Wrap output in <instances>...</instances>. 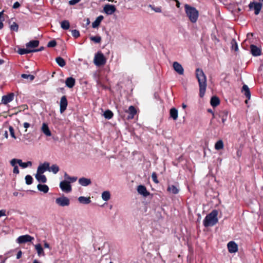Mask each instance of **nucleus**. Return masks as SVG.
<instances>
[{
	"instance_id": "1",
	"label": "nucleus",
	"mask_w": 263,
	"mask_h": 263,
	"mask_svg": "<svg viewBox=\"0 0 263 263\" xmlns=\"http://www.w3.org/2000/svg\"><path fill=\"white\" fill-rule=\"evenodd\" d=\"M196 77L199 83L200 97H203L206 88V76L201 69L197 68L196 70Z\"/></svg>"
},
{
	"instance_id": "2",
	"label": "nucleus",
	"mask_w": 263,
	"mask_h": 263,
	"mask_svg": "<svg viewBox=\"0 0 263 263\" xmlns=\"http://www.w3.org/2000/svg\"><path fill=\"white\" fill-rule=\"evenodd\" d=\"M218 211L216 210H213L208 214L203 221V224L205 227H212L218 222Z\"/></svg>"
},
{
	"instance_id": "3",
	"label": "nucleus",
	"mask_w": 263,
	"mask_h": 263,
	"mask_svg": "<svg viewBox=\"0 0 263 263\" xmlns=\"http://www.w3.org/2000/svg\"><path fill=\"white\" fill-rule=\"evenodd\" d=\"M185 11L190 21L195 23L199 16L198 11L194 7H191L187 4L184 6Z\"/></svg>"
},
{
	"instance_id": "4",
	"label": "nucleus",
	"mask_w": 263,
	"mask_h": 263,
	"mask_svg": "<svg viewBox=\"0 0 263 263\" xmlns=\"http://www.w3.org/2000/svg\"><path fill=\"white\" fill-rule=\"evenodd\" d=\"M94 63L96 65L100 66L104 65L106 63V59L101 52H98L95 56Z\"/></svg>"
},
{
	"instance_id": "5",
	"label": "nucleus",
	"mask_w": 263,
	"mask_h": 263,
	"mask_svg": "<svg viewBox=\"0 0 263 263\" xmlns=\"http://www.w3.org/2000/svg\"><path fill=\"white\" fill-rule=\"evenodd\" d=\"M55 203L60 206H67L70 204V200L67 197L62 196L56 198Z\"/></svg>"
},
{
	"instance_id": "6",
	"label": "nucleus",
	"mask_w": 263,
	"mask_h": 263,
	"mask_svg": "<svg viewBox=\"0 0 263 263\" xmlns=\"http://www.w3.org/2000/svg\"><path fill=\"white\" fill-rule=\"evenodd\" d=\"M262 3L260 2H251L249 4V7L250 9H253L254 10V13L255 15H258L262 8Z\"/></svg>"
},
{
	"instance_id": "7",
	"label": "nucleus",
	"mask_w": 263,
	"mask_h": 263,
	"mask_svg": "<svg viewBox=\"0 0 263 263\" xmlns=\"http://www.w3.org/2000/svg\"><path fill=\"white\" fill-rule=\"evenodd\" d=\"M33 240H34V238L33 237L27 234L19 236L16 239V242L19 244H22L31 242Z\"/></svg>"
},
{
	"instance_id": "8",
	"label": "nucleus",
	"mask_w": 263,
	"mask_h": 263,
	"mask_svg": "<svg viewBox=\"0 0 263 263\" xmlns=\"http://www.w3.org/2000/svg\"><path fill=\"white\" fill-rule=\"evenodd\" d=\"M60 187L62 191L65 193H69L72 190L70 182L66 180L61 181L60 183Z\"/></svg>"
},
{
	"instance_id": "9",
	"label": "nucleus",
	"mask_w": 263,
	"mask_h": 263,
	"mask_svg": "<svg viewBox=\"0 0 263 263\" xmlns=\"http://www.w3.org/2000/svg\"><path fill=\"white\" fill-rule=\"evenodd\" d=\"M116 10V7L114 5L110 4L105 5L103 8V11L107 15L112 14Z\"/></svg>"
},
{
	"instance_id": "10",
	"label": "nucleus",
	"mask_w": 263,
	"mask_h": 263,
	"mask_svg": "<svg viewBox=\"0 0 263 263\" xmlns=\"http://www.w3.org/2000/svg\"><path fill=\"white\" fill-rule=\"evenodd\" d=\"M173 67L175 71L180 75L184 74V69L182 65L177 62H174L173 64Z\"/></svg>"
},
{
	"instance_id": "11",
	"label": "nucleus",
	"mask_w": 263,
	"mask_h": 263,
	"mask_svg": "<svg viewBox=\"0 0 263 263\" xmlns=\"http://www.w3.org/2000/svg\"><path fill=\"white\" fill-rule=\"evenodd\" d=\"M67 100L65 96L61 97L60 100V112L63 113L66 109L67 106Z\"/></svg>"
},
{
	"instance_id": "12",
	"label": "nucleus",
	"mask_w": 263,
	"mask_h": 263,
	"mask_svg": "<svg viewBox=\"0 0 263 263\" xmlns=\"http://www.w3.org/2000/svg\"><path fill=\"white\" fill-rule=\"evenodd\" d=\"M14 99V93H10L7 95L3 96L2 99V103L5 105L11 102Z\"/></svg>"
},
{
	"instance_id": "13",
	"label": "nucleus",
	"mask_w": 263,
	"mask_h": 263,
	"mask_svg": "<svg viewBox=\"0 0 263 263\" xmlns=\"http://www.w3.org/2000/svg\"><path fill=\"white\" fill-rule=\"evenodd\" d=\"M129 115L127 116L128 120L133 119L137 114V110L134 106H130L127 110L125 111Z\"/></svg>"
},
{
	"instance_id": "14",
	"label": "nucleus",
	"mask_w": 263,
	"mask_h": 263,
	"mask_svg": "<svg viewBox=\"0 0 263 263\" xmlns=\"http://www.w3.org/2000/svg\"><path fill=\"white\" fill-rule=\"evenodd\" d=\"M229 252L231 253H235L238 251V246L234 241H230L227 245Z\"/></svg>"
},
{
	"instance_id": "15",
	"label": "nucleus",
	"mask_w": 263,
	"mask_h": 263,
	"mask_svg": "<svg viewBox=\"0 0 263 263\" xmlns=\"http://www.w3.org/2000/svg\"><path fill=\"white\" fill-rule=\"evenodd\" d=\"M49 166V163L48 162H44L41 165H40L37 170L36 174H43L46 171L48 170Z\"/></svg>"
},
{
	"instance_id": "16",
	"label": "nucleus",
	"mask_w": 263,
	"mask_h": 263,
	"mask_svg": "<svg viewBox=\"0 0 263 263\" xmlns=\"http://www.w3.org/2000/svg\"><path fill=\"white\" fill-rule=\"evenodd\" d=\"M137 191L139 194L142 195L144 197H147L149 194L146 187L142 185H140L138 186Z\"/></svg>"
},
{
	"instance_id": "17",
	"label": "nucleus",
	"mask_w": 263,
	"mask_h": 263,
	"mask_svg": "<svg viewBox=\"0 0 263 263\" xmlns=\"http://www.w3.org/2000/svg\"><path fill=\"white\" fill-rule=\"evenodd\" d=\"M18 159H12L10 163L11 166L13 167V173L15 174H18L20 173L18 167L16 165L17 164Z\"/></svg>"
},
{
	"instance_id": "18",
	"label": "nucleus",
	"mask_w": 263,
	"mask_h": 263,
	"mask_svg": "<svg viewBox=\"0 0 263 263\" xmlns=\"http://www.w3.org/2000/svg\"><path fill=\"white\" fill-rule=\"evenodd\" d=\"M250 49L251 53L253 56L256 57L261 54L260 49L255 45H251L250 46Z\"/></svg>"
},
{
	"instance_id": "19",
	"label": "nucleus",
	"mask_w": 263,
	"mask_h": 263,
	"mask_svg": "<svg viewBox=\"0 0 263 263\" xmlns=\"http://www.w3.org/2000/svg\"><path fill=\"white\" fill-rule=\"evenodd\" d=\"M34 247H35V250L37 252V255L39 257L45 256V252H44V250H43L41 244H40V243L36 244L34 246Z\"/></svg>"
},
{
	"instance_id": "20",
	"label": "nucleus",
	"mask_w": 263,
	"mask_h": 263,
	"mask_svg": "<svg viewBox=\"0 0 263 263\" xmlns=\"http://www.w3.org/2000/svg\"><path fill=\"white\" fill-rule=\"evenodd\" d=\"M79 183L82 186H86L91 184V181L90 179L86 178L85 177L80 178L79 179Z\"/></svg>"
},
{
	"instance_id": "21",
	"label": "nucleus",
	"mask_w": 263,
	"mask_h": 263,
	"mask_svg": "<svg viewBox=\"0 0 263 263\" xmlns=\"http://www.w3.org/2000/svg\"><path fill=\"white\" fill-rule=\"evenodd\" d=\"M76 81L72 77H68L65 81V84L68 88H72L75 85Z\"/></svg>"
},
{
	"instance_id": "22",
	"label": "nucleus",
	"mask_w": 263,
	"mask_h": 263,
	"mask_svg": "<svg viewBox=\"0 0 263 263\" xmlns=\"http://www.w3.org/2000/svg\"><path fill=\"white\" fill-rule=\"evenodd\" d=\"M41 130L42 132L46 136H50L51 135V133L48 127V125L44 123L42 124V126L41 128Z\"/></svg>"
},
{
	"instance_id": "23",
	"label": "nucleus",
	"mask_w": 263,
	"mask_h": 263,
	"mask_svg": "<svg viewBox=\"0 0 263 263\" xmlns=\"http://www.w3.org/2000/svg\"><path fill=\"white\" fill-rule=\"evenodd\" d=\"M104 17L103 15H99L97 17L96 20L92 23V27L93 28H97L100 24L102 21L103 20Z\"/></svg>"
},
{
	"instance_id": "24",
	"label": "nucleus",
	"mask_w": 263,
	"mask_h": 263,
	"mask_svg": "<svg viewBox=\"0 0 263 263\" xmlns=\"http://www.w3.org/2000/svg\"><path fill=\"white\" fill-rule=\"evenodd\" d=\"M39 45V41L37 40H32L28 43H27L26 45V47L27 48H33L36 47Z\"/></svg>"
},
{
	"instance_id": "25",
	"label": "nucleus",
	"mask_w": 263,
	"mask_h": 263,
	"mask_svg": "<svg viewBox=\"0 0 263 263\" xmlns=\"http://www.w3.org/2000/svg\"><path fill=\"white\" fill-rule=\"evenodd\" d=\"M228 115V111L224 110L221 111L219 114V117L221 119L222 122L223 124H224L225 122L227 120Z\"/></svg>"
},
{
	"instance_id": "26",
	"label": "nucleus",
	"mask_w": 263,
	"mask_h": 263,
	"mask_svg": "<svg viewBox=\"0 0 263 263\" xmlns=\"http://www.w3.org/2000/svg\"><path fill=\"white\" fill-rule=\"evenodd\" d=\"M242 92L246 96V97L249 100L251 98V93L249 88L247 85H243L242 88Z\"/></svg>"
},
{
	"instance_id": "27",
	"label": "nucleus",
	"mask_w": 263,
	"mask_h": 263,
	"mask_svg": "<svg viewBox=\"0 0 263 263\" xmlns=\"http://www.w3.org/2000/svg\"><path fill=\"white\" fill-rule=\"evenodd\" d=\"M78 201L82 204H87L91 202L90 197H86L84 196H80L78 198Z\"/></svg>"
},
{
	"instance_id": "28",
	"label": "nucleus",
	"mask_w": 263,
	"mask_h": 263,
	"mask_svg": "<svg viewBox=\"0 0 263 263\" xmlns=\"http://www.w3.org/2000/svg\"><path fill=\"white\" fill-rule=\"evenodd\" d=\"M17 164L23 168H26L28 166L30 167L32 166V162L31 161L23 162L21 159H18Z\"/></svg>"
},
{
	"instance_id": "29",
	"label": "nucleus",
	"mask_w": 263,
	"mask_h": 263,
	"mask_svg": "<svg viewBox=\"0 0 263 263\" xmlns=\"http://www.w3.org/2000/svg\"><path fill=\"white\" fill-rule=\"evenodd\" d=\"M170 115L174 120H176L178 118V110L175 108H172L170 109Z\"/></svg>"
},
{
	"instance_id": "30",
	"label": "nucleus",
	"mask_w": 263,
	"mask_h": 263,
	"mask_svg": "<svg viewBox=\"0 0 263 263\" xmlns=\"http://www.w3.org/2000/svg\"><path fill=\"white\" fill-rule=\"evenodd\" d=\"M37 188L40 191L44 193H47L49 191V187L46 184H39L37 186Z\"/></svg>"
},
{
	"instance_id": "31",
	"label": "nucleus",
	"mask_w": 263,
	"mask_h": 263,
	"mask_svg": "<svg viewBox=\"0 0 263 263\" xmlns=\"http://www.w3.org/2000/svg\"><path fill=\"white\" fill-rule=\"evenodd\" d=\"M35 178L40 182L45 183L47 181L46 176L42 174H36L35 175Z\"/></svg>"
},
{
	"instance_id": "32",
	"label": "nucleus",
	"mask_w": 263,
	"mask_h": 263,
	"mask_svg": "<svg viewBox=\"0 0 263 263\" xmlns=\"http://www.w3.org/2000/svg\"><path fill=\"white\" fill-rule=\"evenodd\" d=\"M167 191L173 194H177L179 192V189L175 185H169L167 187Z\"/></svg>"
},
{
	"instance_id": "33",
	"label": "nucleus",
	"mask_w": 263,
	"mask_h": 263,
	"mask_svg": "<svg viewBox=\"0 0 263 263\" xmlns=\"http://www.w3.org/2000/svg\"><path fill=\"white\" fill-rule=\"evenodd\" d=\"M220 103L219 98L217 97H213L211 99V104L213 107L217 106Z\"/></svg>"
},
{
	"instance_id": "34",
	"label": "nucleus",
	"mask_w": 263,
	"mask_h": 263,
	"mask_svg": "<svg viewBox=\"0 0 263 263\" xmlns=\"http://www.w3.org/2000/svg\"><path fill=\"white\" fill-rule=\"evenodd\" d=\"M48 171L55 174L59 171V167L57 164H53L50 167L49 166Z\"/></svg>"
},
{
	"instance_id": "35",
	"label": "nucleus",
	"mask_w": 263,
	"mask_h": 263,
	"mask_svg": "<svg viewBox=\"0 0 263 263\" xmlns=\"http://www.w3.org/2000/svg\"><path fill=\"white\" fill-rule=\"evenodd\" d=\"M18 53H19L21 55H23L27 53H29L31 52H33L32 50L29 49L28 48L24 49V48H20L17 50Z\"/></svg>"
},
{
	"instance_id": "36",
	"label": "nucleus",
	"mask_w": 263,
	"mask_h": 263,
	"mask_svg": "<svg viewBox=\"0 0 263 263\" xmlns=\"http://www.w3.org/2000/svg\"><path fill=\"white\" fill-rule=\"evenodd\" d=\"M223 142L222 140H219L215 144V148L216 150H220L223 148Z\"/></svg>"
},
{
	"instance_id": "37",
	"label": "nucleus",
	"mask_w": 263,
	"mask_h": 263,
	"mask_svg": "<svg viewBox=\"0 0 263 263\" xmlns=\"http://www.w3.org/2000/svg\"><path fill=\"white\" fill-rule=\"evenodd\" d=\"M55 61L57 63V64L60 66V67H64L66 65V62L63 58L61 57H58L55 59Z\"/></svg>"
},
{
	"instance_id": "38",
	"label": "nucleus",
	"mask_w": 263,
	"mask_h": 263,
	"mask_svg": "<svg viewBox=\"0 0 263 263\" xmlns=\"http://www.w3.org/2000/svg\"><path fill=\"white\" fill-rule=\"evenodd\" d=\"M61 27L63 29L67 30L69 28L70 24L67 20L63 21L61 22Z\"/></svg>"
},
{
	"instance_id": "39",
	"label": "nucleus",
	"mask_w": 263,
	"mask_h": 263,
	"mask_svg": "<svg viewBox=\"0 0 263 263\" xmlns=\"http://www.w3.org/2000/svg\"><path fill=\"white\" fill-rule=\"evenodd\" d=\"M110 198V195L109 192L104 191L102 194V198L104 201H108Z\"/></svg>"
},
{
	"instance_id": "40",
	"label": "nucleus",
	"mask_w": 263,
	"mask_h": 263,
	"mask_svg": "<svg viewBox=\"0 0 263 263\" xmlns=\"http://www.w3.org/2000/svg\"><path fill=\"white\" fill-rule=\"evenodd\" d=\"M104 116L106 119H110L113 117V113L110 110H107L104 112Z\"/></svg>"
},
{
	"instance_id": "41",
	"label": "nucleus",
	"mask_w": 263,
	"mask_h": 263,
	"mask_svg": "<svg viewBox=\"0 0 263 263\" xmlns=\"http://www.w3.org/2000/svg\"><path fill=\"white\" fill-rule=\"evenodd\" d=\"M26 183L28 185L31 184L33 181V178L31 176L27 175L25 177Z\"/></svg>"
},
{
	"instance_id": "42",
	"label": "nucleus",
	"mask_w": 263,
	"mask_h": 263,
	"mask_svg": "<svg viewBox=\"0 0 263 263\" xmlns=\"http://www.w3.org/2000/svg\"><path fill=\"white\" fill-rule=\"evenodd\" d=\"M90 40L96 43H99L101 41V37L100 36H95L90 37Z\"/></svg>"
},
{
	"instance_id": "43",
	"label": "nucleus",
	"mask_w": 263,
	"mask_h": 263,
	"mask_svg": "<svg viewBox=\"0 0 263 263\" xmlns=\"http://www.w3.org/2000/svg\"><path fill=\"white\" fill-rule=\"evenodd\" d=\"M21 77L24 79H29L30 81H33L34 79V76L31 74H22Z\"/></svg>"
},
{
	"instance_id": "44",
	"label": "nucleus",
	"mask_w": 263,
	"mask_h": 263,
	"mask_svg": "<svg viewBox=\"0 0 263 263\" xmlns=\"http://www.w3.org/2000/svg\"><path fill=\"white\" fill-rule=\"evenodd\" d=\"M10 29L12 31H17L18 29V25L15 22H13V24L10 25Z\"/></svg>"
},
{
	"instance_id": "45",
	"label": "nucleus",
	"mask_w": 263,
	"mask_h": 263,
	"mask_svg": "<svg viewBox=\"0 0 263 263\" xmlns=\"http://www.w3.org/2000/svg\"><path fill=\"white\" fill-rule=\"evenodd\" d=\"M9 130L10 132V135L14 139H16V136H15V134H14V129H13V127L12 126H10L9 127Z\"/></svg>"
},
{
	"instance_id": "46",
	"label": "nucleus",
	"mask_w": 263,
	"mask_h": 263,
	"mask_svg": "<svg viewBox=\"0 0 263 263\" xmlns=\"http://www.w3.org/2000/svg\"><path fill=\"white\" fill-rule=\"evenodd\" d=\"M72 35L75 38H77L80 36V32L77 30H72L71 31Z\"/></svg>"
},
{
	"instance_id": "47",
	"label": "nucleus",
	"mask_w": 263,
	"mask_h": 263,
	"mask_svg": "<svg viewBox=\"0 0 263 263\" xmlns=\"http://www.w3.org/2000/svg\"><path fill=\"white\" fill-rule=\"evenodd\" d=\"M57 42L55 40H52L50 41L47 45L48 47H54L56 46Z\"/></svg>"
},
{
	"instance_id": "48",
	"label": "nucleus",
	"mask_w": 263,
	"mask_h": 263,
	"mask_svg": "<svg viewBox=\"0 0 263 263\" xmlns=\"http://www.w3.org/2000/svg\"><path fill=\"white\" fill-rule=\"evenodd\" d=\"M152 178L154 182L158 183L159 182L157 179V176L156 173L154 172L152 174Z\"/></svg>"
},
{
	"instance_id": "49",
	"label": "nucleus",
	"mask_w": 263,
	"mask_h": 263,
	"mask_svg": "<svg viewBox=\"0 0 263 263\" xmlns=\"http://www.w3.org/2000/svg\"><path fill=\"white\" fill-rule=\"evenodd\" d=\"M68 180H69L68 182H74L75 181H76V180H77V177H69L67 179Z\"/></svg>"
},
{
	"instance_id": "50",
	"label": "nucleus",
	"mask_w": 263,
	"mask_h": 263,
	"mask_svg": "<svg viewBox=\"0 0 263 263\" xmlns=\"http://www.w3.org/2000/svg\"><path fill=\"white\" fill-rule=\"evenodd\" d=\"M81 0H70L69 1V4L70 5H74L80 2Z\"/></svg>"
},
{
	"instance_id": "51",
	"label": "nucleus",
	"mask_w": 263,
	"mask_h": 263,
	"mask_svg": "<svg viewBox=\"0 0 263 263\" xmlns=\"http://www.w3.org/2000/svg\"><path fill=\"white\" fill-rule=\"evenodd\" d=\"M20 3L18 2H15L14 3V4L13 5V9H17L18 7H20Z\"/></svg>"
},
{
	"instance_id": "52",
	"label": "nucleus",
	"mask_w": 263,
	"mask_h": 263,
	"mask_svg": "<svg viewBox=\"0 0 263 263\" xmlns=\"http://www.w3.org/2000/svg\"><path fill=\"white\" fill-rule=\"evenodd\" d=\"M30 124L27 122H25L23 124V126L26 129L29 128L30 127Z\"/></svg>"
},
{
	"instance_id": "53",
	"label": "nucleus",
	"mask_w": 263,
	"mask_h": 263,
	"mask_svg": "<svg viewBox=\"0 0 263 263\" xmlns=\"http://www.w3.org/2000/svg\"><path fill=\"white\" fill-rule=\"evenodd\" d=\"M22 251H19L17 253V255H16V258L17 259H19L22 256Z\"/></svg>"
},
{
	"instance_id": "54",
	"label": "nucleus",
	"mask_w": 263,
	"mask_h": 263,
	"mask_svg": "<svg viewBox=\"0 0 263 263\" xmlns=\"http://www.w3.org/2000/svg\"><path fill=\"white\" fill-rule=\"evenodd\" d=\"M44 247L45 248H48L50 249H51L49 244L47 243L46 241H44Z\"/></svg>"
},
{
	"instance_id": "55",
	"label": "nucleus",
	"mask_w": 263,
	"mask_h": 263,
	"mask_svg": "<svg viewBox=\"0 0 263 263\" xmlns=\"http://www.w3.org/2000/svg\"><path fill=\"white\" fill-rule=\"evenodd\" d=\"M6 211L5 210H1L0 211V217L6 215Z\"/></svg>"
},
{
	"instance_id": "56",
	"label": "nucleus",
	"mask_w": 263,
	"mask_h": 263,
	"mask_svg": "<svg viewBox=\"0 0 263 263\" xmlns=\"http://www.w3.org/2000/svg\"><path fill=\"white\" fill-rule=\"evenodd\" d=\"M43 49H44V47H41L39 49H33L32 51H33V52H37V51H42Z\"/></svg>"
},
{
	"instance_id": "57",
	"label": "nucleus",
	"mask_w": 263,
	"mask_h": 263,
	"mask_svg": "<svg viewBox=\"0 0 263 263\" xmlns=\"http://www.w3.org/2000/svg\"><path fill=\"white\" fill-rule=\"evenodd\" d=\"M241 155V152L239 150H238L237 152V155L238 157H240Z\"/></svg>"
},
{
	"instance_id": "58",
	"label": "nucleus",
	"mask_w": 263,
	"mask_h": 263,
	"mask_svg": "<svg viewBox=\"0 0 263 263\" xmlns=\"http://www.w3.org/2000/svg\"><path fill=\"white\" fill-rule=\"evenodd\" d=\"M3 13H4V11H2L1 12H0V21H2V16H3Z\"/></svg>"
},
{
	"instance_id": "59",
	"label": "nucleus",
	"mask_w": 263,
	"mask_h": 263,
	"mask_svg": "<svg viewBox=\"0 0 263 263\" xmlns=\"http://www.w3.org/2000/svg\"><path fill=\"white\" fill-rule=\"evenodd\" d=\"M70 176H68V175L67 174V173H65L64 174V177L67 180L68 178Z\"/></svg>"
},
{
	"instance_id": "60",
	"label": "nucleus",
	"mask_w": 263,
	"mask_h": 263,
	"mask_svg": "<svg viewBox=\"0 0 263 263\" xmlns=\"http://www.w3.org/2000/svg\"><path fill=\"white\" fill-rule=\"evenodd\" d=\"M4 136H5V137L6 138H8V132H7V131H5V134H4Z\"/></svg>"
},
{
	"instance_id": "61",
	"label": "nucleus",
	"mask_w": 263,
	"mask_h": 263,
	"mask_svg": "<svg viewBox=\"0 0 263 263\" xmlns=\"http://www.w3.org/2000/svg\"><path fill=\"white\" fill-rule=\"evenodd\" d=\"M4 26L2 21H0V29H2Z\"/></svg>"
},
{
	"instance_id": "62",
	"label": "nucleus",
	"mask_w": 263,
	"mask_h": 263,
	"mask_svg": "<svg viewBox=\"0 0 263 263\" xmlns=\"http://www.w3.org/2000/svg\"><path fill=\"white\" fill-rule=\"evenodd\" d=\"M155 11L157 12H161V9L160 8H157V9H156L155 10Z\"/></svg>"
},
{
	"instance_id": "63",
	"label": "nucleus",
	"mask_w": 263,
	"mask_h": 263,
	"mask_svg": "<svg viewBox=\"0 0 263 263\" xmlns=\"http://www.w3.org/2000/svg\"><path fill=\"white\" fill-rule=\"evenodd\" d=\"M32 263H41V262L40 261H39V260H36V259H34Z\"/></svg>"
},
{
	"instance_id": "64",
	"label": "nucleus",
	"mask_w": 263,
	"mask_h": 263,
	"mask_svg": "<svg viewBox=\"0 0 263 263\" xmlns=\"http://www.w3.org/2000/svg\"><path fill=\"white\" fill-rule=\"evenodd\" d=\"M235 50L236 51H237L238 50V46H237V45L236 44L235 46Z\"/></svg>"
}]
</instances>
